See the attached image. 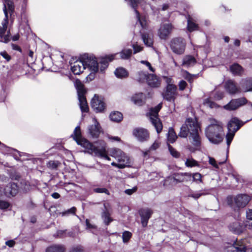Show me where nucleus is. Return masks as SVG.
I'll list each match as a JSON object with an SVG mask.
<instances>
[{
	"instance_id": "f257e3e1",
	"label": "nucleus",
	"mask_w": 252,
	"mask_h": 252,
	"mask_svg": "<svg viewBox=\"0 0 252 252\" xmlns=\"http://www.w3.org/2000/svg\"><path fill=\"white\" fill-rule=\"evenodd\" d=\"M200 131V128L197 122L190 118L188 119L181 127L179 134L180 137L186 138L189 134V138L192 146L189 149L192 152L200 149L201 142L199 134Z\"/></svg>"
},
{
	"instance_id": "f03ea898",
	"label": "nucleus",
	"mask_w": 252,
	"mask_h": 252,
	"mask_svg": "<svg viewBox=\"0 0 252 252\" xmlns=\"http://www.w3.org/2000/svg\"><path fill=\"white\" fill-rule=\"evenodd\" d=\"M71 136L77 142L86 150V152L95 156L103 158L110 160V158L107 155L106 150L104 148L98 149L88 140L82 137L81 129L79 126H76Z\"/></svg>"
},
{
	"instance_id": "7ed1b4c3",
	"label": "nucleus",
	"mask_w": 252,
	"mask_h": 252,
	"mask_svg": "<svg viewBox=\"0 0 252 252\" xmlns=\"http://www.w3.org/2000/svg\"><path fill=\"white\" fill-rule=\"evenodd\" d=\"M210 122L205 129L206 136L211 143L219 144L222 141L224 136L222 124L215 119H211Z\"/></svg>"
},
{
	"instance_id": "20e7f679",
	"label": "nucleus",
	"mask_w": 252,
	"mask_h": 252,
	"mask_svg": "<svg viewBox=\"0 0 252 252\" xmlns=\"http://www.w3.org/2000/svg\"><path fill=\"white\" fill-rule=\"evenodd\" d=\"M111 156L115 158L118 163L112 162L113 166L123 169L129 166L130 163L129 158L121 149L114 148L111 150Z\"/></svg>"
},
{
	"instance_id": "39448f33",
	"label": "nucleus",
	"mask_w": 252,
	"mask_h": 252,
	"mask_svg": "<svg viewBox=\"0 0 252 252\" xmlns=\"http://www.w3.org/2000/svg\"><path fill=\"white\" fill-rule=\"evenodd\" d=\"M74 86L77 91L80 108L83 112H88L89 107L86 98V90L84 84L79 79H76Z\"/></svg>"
},
{
	"instance_id": "423d86ee",
	"label": "nucleus",
	"mask_w": 252,
	"mask_h": 252,
	"mask_svg": "<svg viewBox=\"0 0 252 252\" xmlns=\"http://www.w3.org/2000/svg\"><path fill=\"white\" fill-rule=\"evenodd\" d=\"M244 124L236 117L231 119L227 124L228 132L226 135L227 145L229 146L236 132Z\"/></svg>"
},
{
	"instance_id": "0eeeda50",
	"label": "nucleus",
	"mask_w": 252,
	"mask_h": 252,
	"mask_svg": "<svg viewBox=\"0 0 252 252\" xmlns=\"http://www.w3.org/2000/svg\"><path fill=\"white\" fill-rule=\"evenodd\" d=\"M250 196L245 194H240L234 197L228 196L227 198V203L233 207L236 206L238 208L245 207L251 200Z\"/></svg>"
},
{
	"instance_id": "6e6552de",
	"label": "nucleus",
	"mask_w": 252,
	"mask_h": 252,
	"mask_svg": "<svg viewBox=\"0 0 252 252\" xmlns=\"http://www.w3.org/2000/svg\"><path fill=\"white\" fill-rule=\"evenodd\" d=\"M167 83V87L165 91L163 93V98L169 101H174L177 94V88L174 84V82L170 78H165Z\"/></svg>"
},
{
	"instance_id": "1a4fd4ad",
	"label": "nucleus",
	"mask_w": 252,
	"mask_h": 252,
	"mask_svg": "<svg viewBox=\"0 0 252 252\" xmlns=\"http://www.w3.org/2000/svg\"><path fill=\"white\" fill-rule=\"evenodd\" d=\"M135 79L139 82L146 81L151 87H157L158 78L155 74H148L146 72L140 71L136 74Z\"/></svg>"
},
{
	"instance_id": "9d476101",
	"label": "nucleus",
	"mask_w": 252,
	"mask_h": 252,
	"mask_svg": "<svg viewBox=\"0 0 252 252\" xmlns=\"http://www.w3.org/2000/svg\"><path fill=\"white\" fill-rule=\"evenodd\" d=\"M82 59H83L85 68H88L92 72L94 73H96L98 71V61L96 60L94 56L84 54L82 56Z\"/></svg>"
},
{
	"instance_id": "9b49d317",
	"label": "nucleus",
	"mask_w": 252,
	"mask_h": 252,
	"mask_svg": "<svg viewBox=\"0 0 252 252\" xmlns=\"http://www.w3.org/2000/svg\"><path fill=\"white\" fill-rule=\"evenodd\" d=\"M186 46L185 39L182 37H176L170 42V48L172 51L177 54L184 53Z\"/></svg>"
},
{
	"instance_id": "f8f14e48",
	"label": "nucleus",
	"mask_w": 252,
	"mask_h": 252,
	"mask_svg": "<svg viewBox=\"0 0 252 252\" xmlns=\"http://www.w3.org/2000/svg\"><path fill=\"white\" fill-rule=\"evenodd\" d=\"M8 16L5 13V16L0 26V41L7 43L10 40V32L7 30Z\"/></svg>"
},
{
	"instance_id": "ddd939ff",
	"label": "nucleus",
	"mask_w": 252,
	"mask_h": 252,
	"mask_svg": "<svg viewBox=\"0 0 252 252\" xmlns=\"http://www.w3.org/2000/svg\"><path fill=\"white\" fill-rule=\"evenodd\" d=\"M2 192L7 197L15 196L18 192V187L15 183H10L3 188L0 187V197L2 195Z\"/></svg>"
},
{
	"instance_id": "4468645a",
	"label": "nucleus",
	"mask_w": 252,
	"mask_h": 252,
	"mask_svg": "<svg viewBox=\"0 0 252 252\" xmlns=\"http://www.w3.org/2000/svg\"><path fill=\"white\" fill-rule=\"evenodd\" d=\"M92 107L97 112H102L105 108L103 99L97 94H94L91 101Z\"/></svg>"
},
{
	"instance_id": "2eb2a0df",
	"label": "nucleus",
	"mask_w": 252,
	"mask_h": 252,
	"mask_svg": "<svg viewBox=\"0 0 252 252\" xmlns=\"http://www.w3.org/2000/svg\"><path fill=\"white\" fill-rule=\"evenodd\" d=\"M224 88L229 94H233L242 92L241 86H238L236 83L233 80H227L224 84Z\"/></svg>"
},
{
	"instance_id": "dca6fc26",
	"label": "nucleus",
	"mask_w": 252,
	"mask_h": 252,
	"mask_svg": "<svg viewBox=\"0 0 252 252\" xmlns=\"http://www.w3.org/2000/svg\"><path fill=\"white\" fill-rule=\"evenodd\" d=\"M93 124L88 127V132L91 137L94 138H98L101 131V127L95 118L93 119Z\"/></svg>"
},
{
	"instance_id": "f3484780",
	"label": "nucleus",
	"mask_w": 252,
	"mask_h": 252,
	"mask_svg": "<svg viewBox=\"0 0 252 252\" xmlns=\"http://www.w3.org/2000/svg\"><path fill=\"white\" fill-rule=\"evenodd\" d=\"M170 179L176 184L187 182L191 180V173L188 172L175 173Z\"/></svg>"
},
{
	"instance_id": "a211bd4d",
	"label": "nucleus",
	"mask_w": 252,
	"mask_h": 252,
	"mask_svg": "<svg viewBox=\"0 0 252 252\" xmlns=\"http://www.w3.org/2000/svg\"><path fill=\"white\" fill-rule=\"evenodd\" d=\"M71 70L76 75H79L83 72L85 69L84 62L82 57L80 60L76 61L73 63H70Z\"/></svg>"
},
{
	"instance_id": "6ab92c4d",
	"label": "nucleus",
	"mask_w": 252,
	"mask_h": 252,
	"mask_svg": "<svg viewBox=\"0 0 252 252\" xmlns=\"http://www.w3.org/2000/svg\"><path fill=\"white\" fill-rule=\"evenodd\" d=\"M141 219V223L143 227L147 226L148 220L153 214V211L149 208H142L139 211Z\"/></svg>"
},
{
	"instance_id": "aec40b11",
	"label": "nucleus",
	"mask_w": 252,
	"mask_h": 252,
	"mask_svg": "<svg viewBox=\"0 0 252 252\" xmlns=\"http://www.w3.org/2000/svg\"><path fill=\"white\" fill-rule=\"evenodd\" d=\"M133 135L139 141L143 142L148 140L149 133L148 131L143 128H136L133 130Z\"/></svg>"
},
{
	"instance_id": "412c9836",
	"label": "nucleus",
	"mask_w": 252,
	"mask_h": 252,
	"mask_svg": "<svg viewBox=\"0 0 252 252\" xmlns=\"http://www.w3.org/2000/svg\"><path fill=\"white\" fill-rule=\"evenodd\" d=\"M247 225L248 224L244 225L239 221H235L229 225V229L234 233L239 235L245 232Z\"/></svg>"
},
{
	"instance_id": "4be33fe9",
	"label": "nucleus",
	"mask_w": 252,
	"mask_h": 252,
	"mask_svg": "<svg viewBox=\"0 0 252 252\" xmlns=\"http://www.w3.org/2000/svg\"><path fill=\"white\" fill-rule=\"evenodd\" d=\"M116 55L117 54L108 55L98 59L100 64V70L101 72H103L108 67L109 62L112 61L115 59Z\"/></svg>"
},
{
	"instance_id": "5701e85b",
	"label": "nucleus",
	"mask_w": 252,
	"mask_h": 252,
	"mask_svg": "<svg viewBox=\"0 0 252 252\" xmlns=\"http://www.w3.org/2000/svg\"><path fill=\"white\" fill-rule=\"evenodd\" d=\"M172 30V26L170 23H165L161 25L159 29L158 35L161 39L166 38L170 33Z\"/></svg>"
},
{
	"instance_id": "b1692460",
	"label": "nucleus",
	"mask_w": 252,
	"mask_h": 252,
	"mask_svg": "<svg viewBox=\"0 0 252 252\" xmlns=\"http://www.w3.org/2000/svg\"><path fill=\"white\" fill-rule=\"evenodd\" d=\"M147 115L149 117L150 122L154 126L155 129L158 132V106H156L154 108H151Z\"/></svg>"
},
{
	"instance_id": "393cba45",
	"label": "nucleus",
	"mask_w": 252,
	"mask_h": 252,
	"mask_svg": "<svg viewBox=\"0 0 252 252\" xmlns=\"http://www.w3.org/2000/svg\"><path fill=\"white\" fill-rule=\"evenodd\" d=\"M3 10L5 16L6 13L8 16V13H9L10 16L14 13L15 11V6L12 0H3Z\"/></svg>"
},
{
	"instance_id": "a878e982",
	"label": "nucleus",
	"mask_w": 252,
	"mask_h": 252,
	"mask_svg": "<svg viewBox=\"0 0 252 252\" xmlns=\"http://www.w3.org/2000/svg\"><path fill=\"white\" fill-rule=\"evenodd\" d=\"M246 239H242L234 243V248L236 252H252V248L246 250Z\"/></svg>"
},
{
	"instance_id": "bb28decb",
	"label": "nucleus",
	"mask_w": 252,
	"mask_h": 252,
	"mask_svg": "<svg viewBox=\"0 0 252 252\" xmlns=\"http://www.w3.org/2000/svg\"><path fill=\"white\" fill-rule=\"evenodd\" d=\"M108 204H106L105 203H103V208L102 209L103 210V212L102 213L101 215V217L103 220L104 222L107 225H109V223L113 220L110 217V214L108 211Z\"/></svg>"
},
{
	"instance_id": "cd10ccee",
	"label": "nucleus",
	"mask_w": 252,
	"mask_h": 252,
	"mask_svg": "<svg viewBox=\"0 0 252 252\" xmlns=\"http://www.w3.org/2000/svg\"><path fill=\"white\" fill-rule=\"evenodd\" d=\"M242 92L252 91V78L243 79L240 82Z\"/></svg>"
},
{
	"instance_id": "c85d7f7f",
	"label": "nucleus",
	"mask_w": 252,
	"mask_h": 252,
	"mask_svg": "<svg viewBox=\"0 0 252 252\" xmlns=\"http://www.w3.org/2000/svg\"><path fill=\"white\" fill-rule=\"evenodd\" d=\"M230 71L233 75L241 76L244 72V68L237 63H234L229 67Z\"/></svg>"
},
{
	"instance_id": "c756f323",
	"label": "nucleus",
	"mask_w": 252,
	"mask_h": 252,
	"mask_svg": "<svg viewBox=\"0 0 252 252\" xmlns=\"http://www.w3.org/2000/svg\"><path fill=\"white\" fill-rule=\"evenodd\" d=\"M130 6L134 9V11L136 14V17L137 20L139 21L142 28H145L146 26V22L144 19H141L139 16L138 11L136 10V8L138 3V0H130Z\"/></svg>"
},
{
	"instance_id": "7c9ffc66",
	"label": "nucleus",
	"mask_w": 252,
	"mask_h": 252,
	"mask_svg": "<svg viewBox=\"0 0 252 252\" xmlns=\"http://www.w3.org/2000/svg\"><path fill=\"white\" fill-rule=\"evenodd\" d=\"M65 246L61 244H54L47 247L46 252H65Z\"/></svg>"
},
{
	"instance_id": "2f4dec72",
	"label": "nucleus",
	"mask_w": 252,
	"mask_h": 252,
	"mask_svg": "<svg viewBox=\"0 0 252 252\" xmlns=\"http://www.w3.org/2000/svg\"><path fill=\"white\" fill-rule=\"evenodd\" d=\"M144 94L143 93H139L133 95L131 100L137 105H142L144 103Z\"/></svg>"
},
{
	"instance_id": "473e14b6",
	"label": "nucleus",
	"mask_w": 252,
	"mask_h": 252,
	"mask_svg": "<svg viewBox=\"0 0 252 252\" xmlns=\"http://www.w3.org/2000/svg\"><path fill=\"white\" fill-rule=\"evenodd\" d=\"M109 118L112 121L118 123L123 120V114L121 112L114 111L110 114Z\"/></svg>"
},
{
	"instance_id": "72a5a7b5",
	"label": "nucleus",
	"mask_w": 252,
	"mask_h": 252,
	"mask_svg": "<svg viewBox=\"0 0 252 252\" xmlns=\"http://www.w3.org/2000/svg\"><path fill=\"white\" fill-rule=\"evenodd\" d=\"M177 138V135L172 127L169 128L168 132L167 133V140L168 142L173 143Z\"/></svg>"
},
{
	"instance_id": "f704fd0d",
	"label": "nucleus",
	"mask_w": 252,
	"mask_h": 252,
	"mask_svg": "<svg viewBox=\"0 0 252 252\" xmlns=\"http://www.w3.org/2000/svg\"><path fill=\"white\" fill-rule=\"evenodd\" d=\"M115 74L118 78H123L127 77L128 72L124 68L119 67L115 70Z\"/></svg>"
},
{
	"instance_id": "c9c22d12",
	"label": "nucleus",
	"mask_w": 252,
	"mask_h": 252,
	"mask_svg": "<svg viewBox=\"0 0 252 252\" xmlns=\"http://www.w3.org/2000/svg\"><path fill=\"white\" fill-rule=\"evenodd\" d=\"M141 36L143 42L146 45L150 47L153 45V39L150 34L147 33H143L141 34Z\"/></svg>"
},
{
	"instance_id": "e433bc0d",
	"label": "nucleus",
	"mask_w": 252,
	"mask_h": 252,
	"mask_svg": "<svg viewBox=\"0 0 252 252\" xmlns=\"http://www.w3.org/2000/svg\"><path fill=\"white\" fill-rule=\"evenodd\" d=\"M195 63V59L191 56H187L184 57L183 61V65L189 66L194 64Z\"/></svg>"
},
{
	"instance_id": "4c0bfd02",
	"label": "nucleus",
	"mask_w": 252,
	"mask_h": 252,
	"mask_svg": "<svg viewBox=\"0 0 252 252\" xmlns=\"http://www.w3.org/2000/svg\"><path fill=\"white\" fill-rule=\"evenodd\" d=\"M132 50L130 49H123L121 52L119 53L121 59L123 60L128 59L132 55Z\"/></svg>"
},
{
	"instance_id": "58836bf2",
	"label": "nucleus",
	"mask_w": 252,
	"mask_h": 252,
	"mask_svg": "<svg viewBox=\"0 0 252 252\" xmlns=\"http://www.w3.org/2000/svg\"><path fill=\"white\" fill-rule=\"evenodd\" d=\"M185 165L188 167H199V162L192 158H187L185 161Z\"/></svg>"
},
{
	"instance_id": "ea45409f",
	"label": "nucleus",
	"mask_w": 252,
	"mask_h": 252,
	"mask_svg": "<svg viewBox=\"0 0 252 252\" xmlns=\"http://www.w3.org/2000/svg\"><path fill=\"white\" fill-rule=\"evenodd\" d=\"M198 29V25L194 23L190 17L188 19V30L190 32L197 30Z\"/></svg>"
},
{
	"instance_id": "a19ab883",
	"label": "nucleus",
	"mask_w": 252,
	"mask_h": 252,
	"mask_svg": "<svg viewBox=\"0 0 252 252\" xmlns=\"http://www.w3.org/2000/svg\"><path fill=\"white\" fill-rule=\"evenodd\" d=\"M235 99H232L228 104L223 106V108L226 110L232 111L237 109Z\"/></svg>"
},
{
	"instance_id": "79ce46f5",
	"label": "nucleus",
	"mask_w": 252,
	"mask_h": 252,
	"mask_svg": "<svg viewBox=\"0 0 252 252\" xmlns=\"http://www.w3.org/2000/svg\"><path fill=\"white\" fill-rule=\"evenodd\" d=\"M61 164V163L58 161L50 160L47 163V167L51 169H56Z\"/></svg>"
},
{
	"instance_id": "37998d69",
	"label": "nucleus",
	"mask_w": 252,
	"mask_h": 252,
	"mask_svg": "<svg viewBox=\"0 0 252 252\" xmlns=\"http://www.w3.org/2000/svg\"><path fill=\"white\" fill-rule=\"evenodd\" d=\"M236 101V104L237 105V109L245 104H246L248 102L247 99L245 97H241L237 99H235Z\"/></svg>"
},
{
	"instance_id": "c03bdc74",
	"label": "nucleus",
	"mask_w": 252,
	"mask_h": 252,
	"mask_svg": "<svg viewBox=\"0 0 252 252\" xmlns=\"http://www.w3.org/2000/svg\"><path fill=\"white\" fill-rule=\"evenodd\" d=\"M203 104L205 106L211 108H217L218 107L217 104L211 101L209 98L205 99Z\"/></svg>"
},
{
	"instance_id": "a18cd8bd",
	"label": "nucleus",
	"mask_w": 252,
	"mask_h": 252,
	"mask_svg": "<svg viewBox=\"0 0 252 252\" xmlns=\"http://www.w3.org/2000/svg\"><path fill=\"white\" fill-rule=\"evenodd\" d=\"M132 234L128 231H125L122 234L123 241L124 243H127L131 238Z\"/></svg>"
},
{
	"instance_id": "49530a36",
	"label": "nucleus",
	"mask_w": 252,
	"mask_h": 252,
	"mask_svg": "<svg viewBox=\"0 0 252 252\" xmlns=\"http://www.w3.org/2000/svg\"><path fill=\"white\" fill-rule=\"evenodd\" d=\"M202 175L199 173L191 174V178H192V181L197 183L202 182Z\"/></svg>"
},
{
	"instance_id": "de8ad7c7",
	"label": "nucleus",
	"mask_w": 252,
	"mask_h": 252,
	"mask_svg": "<svg viewBox=\"0 0 252 252\" xmlns=\"http://www.w3.org/2000/svg\"><path fill=\"white\" fill-rule=\"evenodd\" d=\"M67 230H58L56 234H54V237L63 238L66 237V232Z\"/></svg>"
},
{
	"instance_id": "09e8293b",
	"label": "nucleus",
	"mask_w": 252,
	"mask_h": 252,
	"mask_svg": "<svg viewBox=\"0 0 252 252\" xmlns=\"http://www.w3.org/2000/svg\"><path fill=\"white\" fill-rule=\"evenodd\" d=\"M10 205V204L8 201L0 200V209L6 210Z\"/></svg>"
},
{
	"instance_id": "8fccbe9b",
	"label": "nucleus",
	"mask_w": 252,
	"mask_h": 252,
	"mask_svg": "<svg viewBox=\"0 0 252 252\" xmlns=\"http://www.w3.org/2000/svg\"><path fill=\"white\" fill-rule=\"evenodd\" d=\"M168 149L171 154V155L175 158H178L180 156V154L175 149H174L172 146L168 145Z\"/></svg>"
},
{
	"instance_id": "3c124183",
	"label": "nucleus",
	"mask_w": 252,
	"mask_h": 252,
	"mask_svg": "<svg viewBox=\"0 0 252 252\" xmlns=\"http://www.w3.org/2000/svg\"><path fill=\"white\" fill-rule=\"evenodd\" d=\"M83 248L81 245L74 246L70 249L69 252H83Z\"/></svg>"
},
{
	"instance_id": "603ef678",
	"label": "nucleus",
	"mask_w": 252,
	"mask_h": 252,
	"mask_svg": "<svg viewBox=\"0 0 252 252\" xmlns=\"http://www.w3.org/2000/svg\"><path fill=\"white\" fill-rule=\"evenodd\" d=\"M94 192H95L96 193H105L108 195H109L110 194L108 190L107 189L104 188H95L94 189Z\"/></svg>"
},
{
	"instance_id": "864d4df0",
	"label": "nucleus",
	"mask_w": 252,
	"mask_h": 252,
	"mask_svg": "<svg viewBox=\"0 0 252 252\" xmlns=\"http://www.w3.org/2000/svg\"><path fill=\"white\" fill-rule=\"evenodd\" d=\"M140 63L146 65L148 67L149 70L150 71H151L152 72H155V70L153 68V67L152 66L151 63L149 62H148L147 61H141L140 62Z\"/></svg>"
},
{
	"instance_id": "5fc2aeb1",
	"label": "nucleus",
	"mask_w": 252,
	"mask_h": 252,
	"mask_svg": "<svg viewBox=\"0 0 252 252\" xmlns=\"http://www.w3.org/2000/svg\"><path fill=\"white\" fill-rule=\"evenodd\" d=\"M0 55L7 62H9L11 60L10 56H9L6 51L1 52Z\"/></svg>"
},
{
	"instance_id": "6e6d98bb",
	"label": "nucleus",
	"mask_w": 252,
	"mask_h": 252,
	"mask_svg": "<svg viewBox=\"0 0 252 252\" xmlns=\"http://www.w3.org/2000/svg\"><path fill=\"white\" fill-rule=\"evenodd\" d=\"M76 210V208L74 207H73L71 208L70 209H68L67 211H65L64 212H63V215H65L66 214H75Z\"/></svg>"
},
{
	"instance_id": "4d7b16f0",
	"label": "nucleus",
	"mask_w": 252,
	"mask_h": 252,
	"mask_svg": "<svg viewBox=\"0 0 252 252\" xmlns=\"http://www.w3.org/2000/svg\"><path fill=\"white\" fill-rule=\"evenodd\" d=\"M137 189V187H134L132 189H126L125 190V192L128 195H131L132 194L136 192Z\"/></svg>"
},
{
	"instance_id": "13d9d810",
	"label": "nucleus",
	"mask_w": 252,
	"mask_h": 252,
	"mask_svg": "<svg viewBox=\"0 0 252 252\" xmlns=\"http://www.w3.org/2000/svg\"><path fill=\"white\" fill-rule=\"evenodd\" d=\"M209 163L216 168H218V165L216 163V160L211 157H209Z\"/></svg>"
},
{
	"instance_id": "bf43d9fd",
	"label": "nucleus",
	"mask_w": 252,
	"mask_h": 252,
	"mask_svg": "<svg viewBox=\"0 0 252 252\" xmlns=\"http://www.w3.org/2000/svg\"><path fill=\"white\" fill-rule=\"evenodd\" d=\"M187 85V84L186 82V81H185L184 80L180 81L179 83V87L180 90H181V91L184 90L186 88Z\"/></svg>"
},
{
	"instance_id": "052dcab7",
	"label": "nucleus",
	"mask_w": 252,
	"mask_h": 252,
	"mask_svg": "<svg viewBox=\"0 0 252 252\" xmlns=\"http://www.w3.org/2000/svg\"><path fill=\"white\" fill-rule=\"evenodd\" d=\"M132 47L134 50V54L140 52L142 49V47L137 44H133Z\"/></svg>"
},
{
	"instance_id": "680f3d73",
	"label": "nucleus",
	"mask_w": 252,
	"mask_h": 252,
	"mask_svg": "<svg viewBox=\"0 0 252 252\" xmlns=\"http://www.w3.org/2000/svg\"><path fill=\"white\" fill-rule=\"evenodd\" d=\"M247 219L250 220H252V209H248L246 211Z\"/></svg>"
},
{
	"instance_id": "e2e57ef3",
	"label": "nucleus",
	"mask_w": 252,
	"mask_h": 252,
	"mask_svg": "<svg viewBox=\"0 0 252 252\" xmlns=\"http://www.w3.org/2000/svg\"><path fill=\"white\" fill-rule=\"evenodd\" d=\"M224 95V93L222 92H218L216 93L215 98L217 100L221 99Z\"/></svg>"
},
{
	"instance_id": "0e129e2a",
	"label": "nucleus",
	"mask_w": 252,
	"mask_h": 252,
	"mask_svg": "<svg viewBox=\"0 0 252 252\" xmlns=\"http://www.w3.org/2000/svg\"><path fill=\"white\" fill-rule=\"evenodd\" d=\"M205 193H204V192H202V193L197 192V193H193V194L190 195V196L195 199H197L201 195H205Z\"/></svg>"
},
{
	"instance_id": "69168bd1",
	"label": "nucleus",
	"mask_w": 252,
	"mask_h": 252,
	"mask_svg": "<svg viewBox=\"0 0 252 252\" xmlns=\"http://www.w3.org/2000/svg\"><path fill=\"white\" fill-rule=\"evenodd\" d=\"M5 244L9 247H13L15 244V242L13 240H10L6 241Z\"/></svg>"
},
{
	"instance_id": "338daca9",
	"label": "nucleus",
	"mask_w": 252,
	"mask_h": 252,
	"mask_svg": "<svg viewBox=\"0 0 252 252\" xmlns=\"http://www.w3.org/2000/svg\"><path fill=\"white\" fill-rule=\"evenodd\" d=\"M85 222H86V224L87 228H95L94 226L90 224V221L88 219H86Z\"/></svg>"
},
{
	"instance_id": "774afa93",
	"label": "nucleus",
	"mask_w": 252,
	"mask_h": 252,
	"mask_svg": "<svg viewBox=\"0 0 252 252\" xmlns=\"http://www.w3.org/2000/svg\"><path fill=\"white\" fill-rule=\"evenodd\" d=\"M158 148V143L155 141L153 144L151 146L150 150H155Z\"/></svg>"
}]
</instances>
